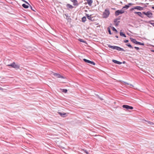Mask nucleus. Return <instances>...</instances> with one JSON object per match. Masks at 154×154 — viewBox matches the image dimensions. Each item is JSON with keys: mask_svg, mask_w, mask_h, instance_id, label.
Wrapping results in <instances>:
<instances>
[{"mask_svg": "<svg viewBox=\"0 0 154 154\" xmlns=\"http://www.w3.org/2000/svg\"><path fill=\"white\" fill-rule=\"evenodd\" d=\"M146 7V5H145L144 7H142L140 6H136L131 8L130 10V11H134L135 9L137 10L138 11H141L142 10H143L144 9V8L145 7Z\"/></svg>", "mask_w": 154, "mask_h": 154, "instance_id": "obj_1", "label": "nucleus"}, {"mask_svg": "<svg viewBox=\"0 0 154 154\" xmlns=\"http://www.w3.org/2000/svg\"><path fill=\"white\" fill-rule=\"evenodd\" d=\"M108 47L112 49H116L119 51H125L122 48L117 46H112L110 45H108Z\"/></svg>", "mask_w": 154, "mask_h": 154, "instance_id": "obj_2", "label": "nucleus"}, {"mask_svg": "<svg viewBox=\"0 0 154 154\" xmlns=\"http://www.w3.org/2000/svg\"><path fill=\"white\" fill-rule=\"evenodd\" d=\"M110 14V12L108 9H106L103 14V17L104 18H107Z\"/></svg>", "mask_w": 154, "mask_h": 154, "instance_id": "obj_3", "label": "nucleus"}, {"mask_svg": "<svg viewBox=\"0 0 154 154\" xmlns=\"http://www.w3.org/2000/svg\"><path fill=\"white\" fill-rule=\"evenodd\" d=\"M8 66H11L12 67L16 69H19L20 66L19 65L16 64V63L14 62L10 64L7 65Z\"/></svg>", "mask_w": 154, "mask_h": 154, "instance_id": "obj_4", "label": "nucleus"}, {"mask_svg": "<svg viewBox=\"0 0 154 154\" xmlns=\"http://www.w3.org/2000/svg\"><path fill=\"white\" fill-rule=\"evenodd\" d=\"M143 14L146 15L148 18H151L153 17V14L150 11H148L146 12H143Z\"/></svg>", "mask_w": 154, "mask_h": 154, "instance_id": "obj_5", "label": "nucleus"}, {"mask_svg": "<svg viewBox=\"0 0 154 154\" xmlns=\"http://www.w3.org/2000/svg\"><path fill=\"white\" fill-rule=\"evenodd\" d=\"M124 12V11L122 10H118L115 11V15L116 16H118L120 14H122Z\"/></svg>", "mask_w": 154, "mask_h": 154, "instance_id": "obj_6", "label": "nucleus"}, {"mask_svg": "<svg viewBox=\"0 0 154 154\" xmlns=\"http://www.w3.org/2000/svg\"><path fill=\"white\" fill-rule=\"evenodd\" d=\"M123 108L126 109L127 110H128L129 109H133V108L132 106H130L128 105H124L122 106Z\"/></svg>", "mask_w": 154, "mask_h": 154, "instance_id": "obj_7", "label": "nucleus"}, {"mask_svg": "<svg viewBox=\"0 0 154 154\" xmlns=\"http://www.w3.org/2000/svg\"><path fill=\"white\" fill-rule=\"evenodd\" d=\"M135 14H137L138 16L140 17L141 18H143L144 17L142 15L143 13L140 12H133Z\"/></svg>", "mask_w": 154, "mask_h": 154, "instance_id": "obj_8", "label": "nucleus"}, {"mask_svg": "<svg viewBox=\"0 0 154 154\" xmlns=\"http://www.w3.org/2000/svg\"><path fill=\"white\" fill-rule=\"evenodd\" d=\"M83 60L85 62H86V63H90L91 64L93 65H95V63L93 61H90L89 60H88L86 59H84Z\"/></svg>", "mask_w": 154, "mask_h": 154, "instance_id": "obj_9", "label": "nucleus"}, {"mask_svg": "<svg viewBox=\"0 0 154 154\" xmlns=\"http://www.w3.org/2000/svg\"><path fill=\"white\" fill-rule=\"evenodd\" d=\"M54 75L56 76L57 78H62L63 79L65 78L63 76L61 75L60 74H58L56 73H54Z\"/></svg>", "mask_w": 154, "mask_h": 154, "instance_id": "obj_10", "label": "nucleus"}, {"mask_svg": "<svg viewBox=\"0 0 154 154\" xmlns=\"http://www.w3.org/2000/svg\"><path fill=\"white\" fill-rule=\"evenodd\" d=\"M71 2L73 3V5L74 6H78V2L77 0H70Z\"/></svg>", "mask_w": 154, "mask_h": 154, "instance_id": "obj_11", "label": "nucleus"}, {"mask_svg": "<svg viewBox=\"0 0 154 154\" xmlns=\"http://www.w3.org/2000/svg\"><path fill=\"white\" fill-rule=\"evenodd\" d=\"M112 61L113 62H114L115 63L119 65L121 64L122 63L121 62L117 61L116 60H112Z\"/></svg>", "mask_w": 154, "mask_h": 154, "instance_id": "obj_12", "label": "nucleus"}, {"mask_svg": "<svg viewBox=\"0 0 154 154\" xmlns=\"http://www.w3.org/2000/svg\"><path fill=\"white\" fill-rule=\"evenodd\" d=\"M86 16L88 18L91 20H92V18H93V17H91V15H89L88 14H86Z\"/></svg>", "mask_w": 154, "mask_h": 154, "instance_id": "obj_13", "label": "nucleus"}, {"mask_svg": "<svg viewBox=\"0 0 154 154\" xmlns=\"http://www.w3.org/2000/svg\"><path fill=\"white\" fill-rule=\"evenodd\" d=\"M87 2L88 3L90 6H91L93 2L92 0H86Z\"/></svg>", "mask_w": 154, "mask_h": 154, "instance_id": "obj_14", "label": "nucleus"}, {"mask_svg": "<svg viewBox=\"0 0 154 154\" xmlns=\"http://www.w3.org/2000/svg\"><path fill=\"white\" fill-rule=\"evenodd\" d=\"M66 6L67 8L71 9H72L74 8V7L69 4H67L66 5Z\"/></svg>", "mask_w": 154, "mask_h": 154, "instance_id": "obj_15", "label": "nucleus"}, {"mask_svg": "<svg viewBox=\"0 0 154 154\" xmlns=\"http://www.w3.org/2000/svg\"><path fill=\"white\" fill-rule=\"evenodd\" d=\"M130 39L131 41L134 44H136V42H137V41H136V39H134V38H131Z\"/></svg>", "mask_w": 154, "mask_h": 154, "instance_id": "obj_16", "label": "nucleus"}, {"mask_svg": "<svg viewBox=\"0 0 154 154\" xmlns=\"http://www.w3.org/2000/svg\"><path fill=\"white\" fill-rule=\"evenodd\" d=\"M58 113L60 114V116H61L62 117H64V116H65L66 114L65 113H62L60 112H59Z\"/></svg>", "mask_w": 154, "mask_h": 154, "instance_id": "obj_17", "label": "nucleus"}, {"mask_svg": "<svg viewBox=\"0 0 154 154\" xmlns=\"http://www.w3.org/2000/svg\"><path fill=\"white\" fill-rule=\"evenodd\" d=\"M120 34L121 36L126 37V35L123 32H120Z\"/></svg>", "mask_w": 154, "mask_h": 154, "instance_id": "obj_18", "label": "nucleus"}, {"mask_svg": "<svg viewBox=\"0 0 154 154\" xmlns=\"http://www.w3.org/2000/svg\"><path fill=\"white\" fill-rule=\"evenodd\" d=\"M22 6L25 8H28L29 6L28 5H26L25 4H23L22 5Z\"/></svg>", "mask_w": 154, "mask_h": 154, "instance_id": "obj_19", "label": "nucleus"}, {"mask_svg": "<svg viewBox=\"0 0 154 154\" xmlns=\"http://www.w3.org/2000/svg\"><path fill=\"white\" fill-rule=\"evenodd\" d=\"M79 41H80V42H84V43H85L86 44H87L86 42L83 40V39H81V38L79 39Z\"/></svg>", "mask_w": 154, "mask_h": 154, "instance_id": "obj_20", "label": "nucleus"}, {"mask_svg": "<svg viewBox=\"0 0 154 154\" xmlns=\"http://www.w3.org/2000/svg\"><path fill=\"white\" fill-rule=\"evenodd\" d=\"M120 22V21H117L116 22L114 23V24H115V26H118L119 25V24Z\"/></svg>", "mask_w": 154, "mask_h": 154, "instance_id": "obj_21", "label": "nucleus"}, {"mask_svg": "<svg viewBox=\"0 0 154 154\" xmlns=\"http://www.w3.org/2000/svg\"><path fill=\"white\" fill-rule=\"evenodd\" d=\"M126 45L128 46L129 48H133V47L129 43L127 44H126Z\"/></svg>", "mask_w": 154, "mask_h": 154, "instance_id": "obj_22", "label": "nucleus"}, {"mask_svg": "<svg viewBox=\"0 0 154 154\" xmlns=\"http://www.w3.org/2000/svg\"><path fill=\"white\" fill-rule=\"evenodd\" d=\"M86 17H83L82 18V21L83 22H84L86 21Z\"/></svg>", "mask_w": 154, "mask_h": 154, "instance_id": "obj_23", "label": "nucleus"}, {"mask_svg": "<svg viewBox=\"0 0 154 154\" xmlns=\"http://www.w3.org/2000/svg\"><path fill=\"white\" fill-rule=\"evenodd\" d=\"M120 17H118V18H116V19H115L114 20V23H116V22H117V21L118 20H120Z\"/></svg>", "mask_w": 154, "mask_h": 154, "instance_id": "obj_24", "label": "nucleus"}, {"mask_svg": "<svg viewBox=\"0 0 154 154\" xmlns=\"http://www.w3.org/2000/svg\"><path fill=\"white\" fill-rule=\"evenodd\" d=\"M154 20H152L149 21V22H148V23H149L150 24H151V25H152V26L154 27V23H152V22H154Z\"/></svg>", "mask_w": 154, "mask_h": 154, "instance_id": "obj_25", "label": "nucleus"}, {"mask_svg": "<svg viewBox=\"0 0 154 154\" xmlns=\"http://www.w3.org/2000/svg\"><path fill=\"white\" fill-rule=\"evenodd\" d=\"M129 8V6L128 5H125L122 8V9L125 8L126 9H128Z\"/></svg>", "mask_w": 154, "mask_h": 154, "instance_id": "obj_26", "label": "nucleus"}, {"mask_svg": "<svg viewBox=\"0 0 154 154\" xmlns=\"http://www.w3.org/2000/svg\"><path fill=\"white\" fill-rule=\"evenodd\" d=\"M62 91L65 93H66L67 91V90L66 89H62Z\"/></svg>", "mask_w": 154, "mask_h": 154, "instance_id": "obj_27", "label": "nucleus"}, {"mask_svg": "<svg viewBox=\"0 0 154 154\" xmlns=\"http://www.w3.org/2000/svg\"><path fill=\"white\" fill-rule=\"evenodd\" d=\"M146 122H147V123L148 124L151 125H153L154 124V123L150 121H146Z\"/></svg>", "mask_w": 154, "mask_h": 154, "instance_id": "obj_28", "label": "nucleus"}, {"mask_svg": "<svg viewBox=\"0 0 154 154\" xmlns=\"http://www.w3.org/2000/svg\"><path fill=\"white\" fill-rule=\"evenodd\" d=\"M112 30L113 31L116 32H118L116 29L114 27H112Z\"/></svg>", "mask_w": 154, "mask_h": 154, "instance_id": "obj_29", "label": "nucleus"}, {"mask_svg": "<svg viewBox=\"0 0 154 154\" xmlns=\"http://www.w3.org/2000/svg\"><path fill=\"white\" fill-rule=\"evenodd\" d=\"M137 45H144V44L143 43L139 42Z\"/></svg>", "mask_w": 154, "mask_h": 154, "instance_id": "obj_30", "label": "nucleus"}, {"mask_svg": "<svg viewBox=\"0 0 154 154\" xmlns=\"http://www.w3.org/2000/svg\"><path fill=\"white\" fill-rule=\"evenodd\" d=\"M108 31L109 34L111 35L112 34V33L111 32V31L110 29L109 28H108Z\"/></svg>", "mask_w": 154, "mask_h": 154, "instance_id": "obj_31", "label": "nucleus"}, {"mask_svg": "<svg viewBox=\"0 0 154 154\" xmlns=\"http://www.w3.org/2000/svg\"><path fill=\"white\" fill-rule=\"evenodd\" d=\"M134 48L136 49L137 51H139L140 49V48L139 47H135Z\"/></svg>", "mask_w": 154, "mask_h": 154, "instance_id": "obj_32", "label": "nucleus"}, {"mask_svg": "<svg viewBox=\"0 0 154 154\" xmlns=\"http://www.w3.org/2000/svg\"><path fill=\"white\" fill-rule=\"evenodd\" d=\"M128 40H124V42H125V43H127V42H128Z\"/></svg>", "mask_w": 154, "mask_h": 154, "instance_id": "obj_33", "label": "nucleus"}, {"mask_svg": "<svg viewBox=\"0 0 154 154\" xmlns=\"http://www.w3.org/2000/svg\"><path fill=\"white\" fill-rule=\"evenodd\" d=\"M84 152L87 154H89L88 152L86 150H84Z\"/></svg>", "mask_w": 154, "mask_h": 154, "instance_id": "obj_34", "label": "nucleus"}, {"mask_svg": "<svg viewBox=\"0 0 154 154\" xmlns=\"http://www.w3.org/2000/svg\"><path fill=\"white\" fill-rule=\"evenodd\" d=\"M123 82L125 84H127V85H129V83H127V82Z\"/></svg>", "mask_w": 154, "mask_h": 154, "instance_id": "obj_35", "label": "nucleus"}, {"mask_svg": "<svg viewBox=\"0 0 154 154\" xmlns=\"http://www.w3.org/2000/svg\"><path fill=\"white\" fill-rule=\"evenodd\" d=\"M129 85H130V87L131 88H132L133 87H134V86L132 84H130Z\"/></svg>", "mask_w": 154, "mask_h": 154, "instance_id": "obj_36", "label": "nucleus"}, {"mask_svg": "<svg viewBox=\"0 0 154 154\" xmlns=\"http://www.w3.org/2000/svg\"><path fill=\"white\" fill-rule=\"evenodd\" d=\"M132 4L131 3H129L128 4V5H129V6H130L131 5H132Z\"/></svg>", "mask_w": 154, "mask_h": 154, "instance_id": "obj_37", "label": "nucleus"}, {"mask_svg": "<svg viewBox=\"0 0 154 154\" xmlns=\"http://www.w3.org/2000/svg\"><path fill=\"white\" fill-rule=\"evenodd\" d=\"M30 6V8H31V9L33 11H35V10L33 9L32 7L31 6Z\"/></svg>", "mask_w": 154, "mask_h": 154, "instance_id": "obj_38", "label": "nucleus"}, {"mask_svg": "<svg viewBox=\"0 0 154 154\" xmlns=\"http://www.w3.org/2000/svg\"><path fill=\"white\" fill-rule=\"evenodd\" d=\"M98 97L100 98V99L101 100H103V98H102L101 97H100L99 96H98Z\"/></svg>", "mask_w": 154, "mask_h": 154, "instance_id": "obj_39", "label": "nucleus"}, {"mask_svg": "<svg viewBox=\"0 0 154 154\" xmlns=\"http://www.w3.org/2000/svg\"><path fill=\"white\" fill-rule=\"evenodd\" d=\"M3 89L2 88L0 87V90L3 91Z\"/></svg>", "mask_w": 154, "mask_h": 154, "instance_id": "obj_40", "label": "nucleus"}, {"mask_svg": "<svg viewBox=\"0 0 154 154\" xmlns=\"http://www.w3.org/2000/svg\"><path fill=\"white\" fill-rule=\"evenodd\" d=\"M138 42H137H137H136V44H137H137H138Z\"/></svg>", "mask_w": 154, "mask_h": 154, "instance_id": "obj_41", "label": "nucleus"}, {"mask_svg": "<svg viewBox=\"0 0 154 154\" xmlns=\"http://www.w3.org/2000/svg\"><path fill=\"white\" fill-rule=\"evenodd\" d=\"M152 8L153 9H154V6H152Z\"/></svg>", "mask_w": 154, "mask_h": 154, "instance_id": "obj_42", "label": "nucleus"}, {"mask_svg": "<svg viewBox=\"0 0 154 154\" xmlns=\"http://www.w3.org/2000/svg\"><path fill=\"white\" fill-rule=\"evenodd\" d=\"M115 37L116 38H118V36H117V35H116L115 36Z\"/></svg>", "mask_w": 154, "mask_h": 154, "instance_id": "obj_43", "label": "nucleus"}, {"mask_svg": "<svg viewBox=\"0 0 154 154\" xmlns=\"http://www.w3.org/2000/svg\"><path fill=\"white\" fill-rule=\"evenodd\" d=\"M25 2H26V3H27V4H29L27 2H26L25 1Z\"/></svg>", "mask_w": 154, "mask_h": 154, "instance_id": "obj_44", "label": "nucleus"}, {"mask_svg": "<svg viewBox=\"0 0 154 154\" xmlns=\"http://www.w3.org/2000/svg\"><path fill=\"white\" fill-rule=\"evenodd\" d=\"M125 63V61H123V63Z\"/></svg>", "mask_w": 154, "mask_h": 154, "instance_id": "obj_45", "label": "nucleus"}, {"mask_svg": "<svg viewBox=\"0 0 154 154\" xmlns=\"http://www.w3.org/2000/svg\"><path fill=\"white\" fill-rule=\"evenodd\" d=\"M152 51L154 52V50H152Z\"/></svg>", "mask_w": 154, "mask_h": 154, "instance_id": "obj_46", "label": "nucleus"}, {"mask_svg": "<svg viewBox=\"0 0 154 154\" xmlns=\"http://www.w3.org/2000/svg\"><path fill=\"white\" fill-rule=\"evenodd\" d=\"M153 112L154 113V111H153Z\"/></svg>", "mask_w": 154, "mask_h": 154, "instance_id": "obj_47", "label": "nucleus"}]
</instances>
